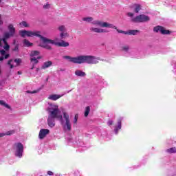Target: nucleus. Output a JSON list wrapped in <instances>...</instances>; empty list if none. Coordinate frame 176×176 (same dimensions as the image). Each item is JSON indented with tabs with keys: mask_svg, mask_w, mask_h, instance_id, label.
<instances>
[{
	"mask_svg": "<svg viewBox=\"0 0 176 176\" xmlns=\"http://www.w3.org/2000/svg\"><path fill=\"white\" fill-rule=\"evenodd\" d=\"M19 35H21L22 38H25V36H38L41 39L43 42L40 46L44 49H47V50H52L51 45H54L55 46H58L59 47H67V46H69V43L68 42H65L63 40L60 41L58 38H56L54 40H52L43 36L41 35V32L21 30L19 32Z\"/></svg>",
	"mask_w": 176,
	"mask_h": 176,
	"instance_id": "nucleus-1",
	"label": "nucleus"
},
{
	"mask_svg": "<svg viewBox=\"0 0 176 176\" xmlns=\"http://www.w3.org/2000/svg\"><path fill=\"white\" fill-rule=\"evenodd\" d=\"M49 116L48 118H53L54 119H58L60 122L62 126L64 129H67L70 131L72 129L71 121L69 120V115L67 112H63V116H61V111L58 109V105L52 104L48 109Z\"/></svg>",
	"mask_w": 176,
	"mask_h": 176,
	"instance_id": "nucleus-2",
	"label": "nucleus"
},
{
	"mask_svg": "<svg viewBox=\"0 0 176 176\" xmlns=\"http://www.w3.org/2000/svg\"><path fill=\"white\" fill-rule=\"evenodd\" d=\"M65 60H67L69 63L74 64H98L101 61V58L94 56H78L76 57H71L70 56H63Z\"/></svg>",
	"mask_w": 176,
	"mask_h": 176,
	"instance_id": "nucleus-3",
	"label": "nucleus"
},
{
	"mask_svg": "<svg viewBox=\"0 0 176 176\" xmlns=\"http://www.w3.org/2000/svg\"><path fill=\"white\" fill-rule=\"evenodd\" d=\"M102 28H111L112 30H116L118 34H124V35H133V30L123 31L118 29L116 25L109 23L107 22H102Z\"/></svg>",
	"mask_w": 176,
	"mask_h": 176,
	"instance_id": "nucleus-4",
	"label": "nucleus"
},
{
	"mask_svg": "<svg viewBox=\"0 0 176 176\" xmlns=\"http://www.w3.org/2000/svg\"><path fill=\"white\" fill-rule=\"evenodd\" d=\"M8 29L9 32H6L3 34L4 41L5 39H9V38L14 36V34H16V28H14L13 24H9Z\"/></svg>",
	"mask_w": 176,
	"mask_h": 176,
	"instance_id": "nucleus-5",
	"label": "nucleus"
},
{
	"mask_svg": "<svg viewBox=\"0 0 176 176\" xmlns=\"http://www.w3.org/2000/svg\"><path fill=\"white\" fill-rule=\"evenodd\" d=\"M149 20H151L149 16L145 14L138 15L133 19V23H146Z\"/></svg>",
	"mask_w": 176,
	"mask_h": 176,
	"instance_id": "nucleus-6",
	"label": "nucleus"
},
{
	"mask_svg": "<svg viewBox=\"0 0 176 176\" xmlns=\"http://www.w3.org/2000/svg\"><path fill=\"white\" fill-rule=\"evenodd\" d=\"M14 149L16 151L15 155L18 157L23 156V151H24V146L21 143H16L14 144Z\"/></svg>",
	"mask_w": 176,
	"mask_h": 176,
	"instance_id": "nucleus-7",
	"label": "nucleus"
},
{
	"mask_svg": "<svg viewBox=\"0 0 176 176\" xmlns=\"http://www.w3.org/2000/svg\"><path fill=\"white\" fill-rule=\"evenodd\" d=\"M20 64H21V59L20 58H16L14 60L11 59L8 63V65L10 66L11 69L14 68V67H18V65H20Z\"/></svg>",
	"mask_w": 176,
	"mask_h": 176,
	"instance_id": "nucleus-8",
	"label": "nucleus"
},
{
	"mask_svg": "<svg viewBox=\"0 0 176 176\" xmlns=\"http://www.w3.org/2000/svg\"><path fill=\"white\" fill-rule=\"evenodd\" d=\"M154 32H160L163 35H168L170 34V31L164 29V28L162 26H156L153 28Z\"/></svg>",
	"mask_w": 176,
	"mask_h": 176,
	"instance_id": "nucleus-9",
	"label": "nucleus"
},
{
	"mask_svg": "<svg viewBox=\"0 0 176 176\" xmlns=\"http://www.w3.org/2000/svg\"><path fill=\"white\" fill-rule=\"evenodd\" d=\"M72 90L67 91V92L63 93L62 95H58V94H52L50 95L48 97V100H51L52 101H57V100L61 98V97L65 96L67 93H70Z\"/></svg>",
	"mask_w": 176,
	"mask_h": 176,
	"instance_id": "nucleus-10",
	"label": "nucleus"
},
{
	"mask_svg": "<svg viewBox=\"0 0 176 176\" xmlns=\"http://www.w3.org/2000/svg\"><path fill=\"white\" fill-rule=\"evenodd\" d=\"M89 30L90 31H92V32H96L97 34H105L108 32V30L105 29L94 28V27L90 28Z\"/></svg>",
	"mask_w": 176,
	"mask_h": 176,
	"instance_id": "nucleus-11",
	"label": "nucleus"
},
{
	"mask_svg": "<svg viewBox=\"0 0 176 176\" xmlns=\"http://www.w3.org/2000/svg\"><path fill=\"white\" fill-rule=\"evenodd\" d=\"M49 133H50L49 129H41L38 134L40 140H43V138H45V137H46Z\"/></svg>",
	"mask_w": 176,
	"mask_h": 176,
	"instance_id": "nucleus-12",
	"label": "nucleus"
},
{
	"mask_svg": "<svg viewBox=\"0 0 176 176\" xmlns=\"http://www.w3.org/2000/svg\"><path fill=\"white\" fill-rule=\"evenodd\" d=\"M42 57L41 56H37L36 58H30V63L32 64V69H34V65H36L38 63H39L38 60H41Z\"/></svg>",
	"mask_w": 176,
	"mask_h": 176,
	"instance_id": "nucleus-13",
	"label": "nucleus"
},
{
	"mask_svg": "<svg viewBox=\"0 0 176 176\" xmlns=\"http://www.w3.org/2000/svg\"><path fill=\"white\" fill-rule=\"evenodd\" d=\"M54 119L55 118H53L52 117H48L47 123L50 127H54V126H56V123L54 122Z\"/></svg>",
	"mask_w": 176,
	"mask_h": 176,
	"instance_id": "nucleus-14",
	"label": "nucleus"
},
{
	"mask_svg": "<svg viewBox=\"0 0 176 176\" xmlns=\"http://www.w3.org/2000/svg\"><path fill=\"white\" fill-rule=\"evenodd\" d=\"M122 118H120L118 121V125L117 126H116L114 131L116 133V134H118V131H119V130H120V129H122Z\"/></svg>",
	"mask_w": 176,
	"mask_h": 176,
	"instance_id": "nucleus-15",
	"label": "nucleus"
},
{
	"mask_svg": "<svg viewBox=\"0 0 176 176\" xmlns=\"http://www.w3.org/2000/svg\"><path fill=\"white\" fill-rule=\"evenodd\" d=\"M75 75H76V76L85 78V76H86V73H85L82 70L77 69L75 71Z\"/></svg>",
	"mask_w": 176,
	"mask_h": 176,
	"instance_id": "nucleus-16",
	"label": "nucleus"
},
{
	"mask_svg": "<svg viewBox=\"0 0 176 176\" xmlns=\"http://www.w3.org/2000/svg\"><path fill=\"white\" fill-rule=\"evenodd\" d=\"M53 63L52 61H47L43 63L41 68L43 69H46V68H49L50 67H52Z\"/></svg>",
	"mask_w": 176,
	"mask_h": 176,
	"instance_id": "nucleus-17",
	"label": "nucleus"
},
{
	"mask_svg": "<svg viewBox=\"0 0 176 176\" xmlns=\"http://www.w3.org/2000/svg\"><path fill=\"white\" fill-rule=\"evenodd\" d=\"M135 13H138L141 10V5L135 3L133 6Z\"/></svg>",
	"mask_w": 176,
	"mask_h": 176,
	"instance_id": "nucleus-18",
	"label": "nucleus"
},
{
	"mask_svg": "<svg viewBox=\"0 0 176 176\" xmlns=\"http://www.w3.org/2000/svg\"><path fill=\"white\" fill-rule=\"evenodd\" d=\"M39 54H40L39 51H32L30 52V57H31V58H36V57H40Z\"/></svg>",
	"mask_w": 176,
	"mask_h": 176,
	"instance_id": "nucleus-19",
	"label": "nucleus"
},
{
	"mask_svg": "<svg viewBox=\"0 0 176 176\" xmlns=\"http://www.w3.org/2000/svg\"><path fill=\"white\" fill-rule=\"evenodd\" d=\"M59 36L60 39H65L66 38H68V36H69V34L67 32H62L60 33Z\"/></svg>",
	"mask_w": 176,
	"mask_h": 176,
	"instance_id": "nucleus-20",
	"label": "nucleus"
},
{
	"mask_svg": "<svg viewBox=\"0 0 176 176\" xmlns=\"http://www.w3.org/2000/svg\"><path fill=\"white\" fill-rule=\"evenodd\" d=\"M12 134H14V130L8 131L6 133H0V138H1V137H5V135H12Z\"/></svg>",
	"mask_w": 176,
	"mask_h": 176,
	"instance_id": "nucleus-21",
	"label": "nucleus"
},
{
	"mask_svg": "<svg viewBox=\"0 0 176 176\" xmlns=\"http://www.w3.org/2000/svg\"><path fill=\"white\" fill-rule=\"evenodd\" d=\"M2 41L5 45L3 49H5V50H9V49H10V46L9 45V44H8V42L6 41H8V39H5V37H3Z\"/></svg>",
	"mask_w": 176,
	"mask_h": 176,
	"instance_id": "nucleus-22",
	"label": "nucleus"
},
{
	"mask_svg": "<svg viewBox=\"0 0 176 176\" xmlns=\"http://www.w3.org/2000/svg\"><path fill=\"white\" fill-rule=\"evenodd\" d=\"M58 30L60 32H67V27L64 25H60L58 27Z\"/></svg>",
	"mask_w": 176,
	"mask_h": 176,
	"instance_id": "nucleus-23",
	"label": "nucleus"
},
{
	"mask_svg": "<svg viewBox=\"0 0 176 176\" xmlns=\"http://www.w3.org/2000/svg\"><path fill=\"white\" fill-rule=\"evenodd\" d=\"M91 24H93V25H99V27H102V21L98 20L92 21Z\"/></svg>",
	"mask_w": 176,
	"mask_h": 176,
	"instance_id": "nucleus-24",
	"label": "nucleus"
},
{
	"mask_svg": "<svg viewBox=\"0 0 176 176\" xmlns=\"http://www.w3.org/2000/svg\"><path fill=\"white\" fill-rule=\"evenodd\" d=\"M166 153H176V148L171 147L166 150Z\"/></svg>",
	"mask_w": 176,
	"mask_h": 176,
	"instance_id": "nucleus-25",
	"label": "nucleus"
},
{
	"mask_svg": "<svg viewBox=\"0 0 176 176\" xmlns=\"http://www.w3.org/2000/svg\"><path fill=\"white\" fill-rule=\"evenodd\" d=\"M0 105H2V107H5V108H8V109H10V106H9V104H8L3 100H0Z\"/></svg>",
	"mask_w": 176,
	"mask_h": 176,
	"instance_id": "nucleus-26",
	"label": "nucleus"
},
{
	"mask_svg": "<svg viewBox=\"0 0 176 176\" xmlns=\"http://www.w3.org/2000/svg\"><path fill=\"white\" fill-rule=\"evenodd\" d=\"M83 21H86V23H92L93 17H84L82 18Z\"/></svg>",
	"mask_w": 176,
	"mask_h": 176,
	"instance_id": "nucleus-27",
	"label": "nucleus"
},
{
	"mask_svg": "<svg viewBox=\"0 0 176 176\" xmlns=\"http://www.w3.org/2000/svg\"><path fill=\"white\" fill-rule=\"evenodd\" d=\"M23 43L25 46H27L28 47H30V46H32V43H30V41L27 39H25L23 41Z\"/></svg>",
	"mask_w": 176,
	"mask_h": 176,
	"instance_id": "nucleus-28",
	"label": "nucleus"
},
{
	"mask_svg": "<svg viewBox=\"0 0 176 176\" xmlns=\"http://www.w3.org/2000/svg\"><path fill=\"white\" fill-rule=\"evenodd\" d=\"M19 25H21V27H25V28H28L30 27V25L25 22V21H22L19 23Z\"/></svg>",
	"mask_w": 176,
	"mask_h": 176,
	"instance_id": "nucleus-29",
	"label": "nucleus"
},
{
	"mask_svg": "<svg viewBox=\"0 0 176 176\" xmlns=\"http://www.w3.org/2000/svg\"><path fill=\"white\" fill-rule=\"evenodd\" d=\"M89 113H90V107H87L85 109V116L87 118V116H89Z\"/></svg>",
	"mask_w": 176,
	"mask_h": 176,
	"instance_id": "nucleus-30",
	"label": "nucleus"
},
{
	"mask_svg": "<svg viewBox=\"0 0 176 176\" xmlns=\"http://www.w3.org/2000/svg\"><path fill=\"white\" fill-rule=\"evenodd\" d=\"M129 49H130V47H129V45H125L122 47V50H124V52H129Z\"/></svg>",
	"mask_w": 176,
	"mask_h": 176,
	"instance_id": "nucleus-31",
	"label": "nucleus"
},
{
	"mask_svg": "<svg viewBox=\"0 0 176 176\" xmlns=\"http://www.w3.org/2000/svg\"><path fill=\"white\" fill-rule=\"evenodd\" d=\"M50 4L49 3H47L43 6V9H50Z\"/></svg>",
	"mask_w": 176,
	"mask_h": 176,
	"instance_id": "nucleus-32",
	"label": "nucleus"
},
{
	"mask_svg": "<svg viewBox=\"0 0 176 176\" xmlns=\"http://www.w3.org/2000/svg\"><path fill=\"white\" fill-rule=\"evenodd\" d=\"M77 122H78V114H76L74 120V123L76 124Z\"/></svg>",
	"mask_w": 176,
	"mask_h": 176,
	"instance_id": "nucleus-33",
	"label": "nucleus"
},
{
	"mask_svg": "<svg viewBox=\"0 0 176 176\" xmlns=\"http://www.w3.org/2000/svg\"><path fill=\"white\" fill-rule=\"evenodd\" d=\"M108 126H112L113 124V120H109L107 122Z\"/></svg>",
	"mask_w": 176,
	"mask_h": 176,
	"instance_id": "nucleus-34",
	"label": "nucleus"
},
{
	"mask_svg": "<svg viewBox=\"0 0 176 176\" xmlns=\"http://www.w3.org/2000/svg\"><path fill=\"white\" fill-rule=\"evenodd\" d=\"M126 16H128V17H133V13H131V12H128V13L126 14Z\"/></svg>",
	"mask_w": 176,
	"mask_h": 176,
	"instance_id": "nucleus-35",
	"label": "nucleus"
},
{
	"mask_svg": "<svg viewBox=\"0 0 176 176\" xmlns=\"http://www.w3.org/2000/svg\"><path fill=\"white\" fill-rule=\"evenodd\" d=\"M137 32H138V30H133V35H137Z\"/></svg>",
	"mask_w": 176,
	"mask_h": 176,
	"instance_id": "nucleus-36",
	"label": "nucleus"
},
{
	"mask_svg": "<svg viewBox=\"0 0 176 176\" xmlns=\"http://www.w3.org/2000/svg\"><path fill=\"white\" fill-rule=\"evenodd\" d=\"M27 93H30L31 94H34L36 93V91H27Z\"/></svg>",
	"mask_w": 176,
	"mask_h": 176,
	"instance_id": "nucleus-37",
	"label": "nucleus"
},
{
	"mask_svg": "<svg viewBox=\"0 0 176 176\" xmlns=\"http://www.w3.org/2000/svg\"><path fill=\"white\" fill-rule=\"evenodd\" d=\"M47 174H48V175H53V172L49 170V171L47 172Z\"/></svg>",
	"mask_w": 176,
	"mask_h": 176,
	"instance_id": "nucleus-38",
	"label": "nucleus"
},
{
	"mask_svg": "<svg viewBox=\"0 0 176 176\" xmlns=\"http://www.w3.org/2000/svg\"><path fill=\"white\" fill-rule=\"evenodd\" d=\"M3 24V21L2 20H0V25H2Z\"/></svg>",
	"mask_w": 176,
	"mask_h": 176,
	"instance_id": "nucleus-39",
	"label": "nucleus"
},
{
	"mask_svg": "<svg viewBox=\"0 0 176 176\" xmlns=\"http://www.w3.org/2000/svg\"><path fill=\"white\" fill-rule=\"evenodd\" d=\"M18 74H19V75H21V72H18Z\"/></svg>",
	"mask_w": 176,
	"mask_h": 176,
	"instance_id": "nucleus-40",
	"label": "nucleus"
},
{
	"mask_svg": "<svg viewBox=\"0 0 176 176\" xmlns=\"http://www.w3.org/2000/svg\"><path fill=\"white\" fill-rule=\"evenodd\" d=\"M2 2V0H0V3Z\"/></svg>",
	"mask_w": 176,
	"mask_h": 176,
	"instance_id": "nucleus-41",
	"label": "nucleus"
}]
</instances>
